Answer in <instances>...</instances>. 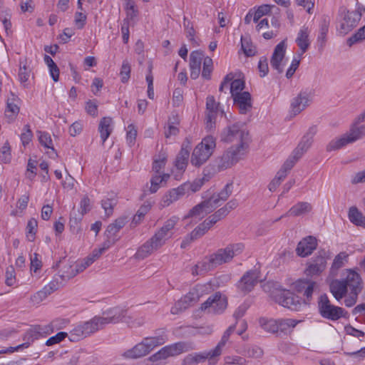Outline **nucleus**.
Returning <instances> with one entry per match:
<instances>
[{
    "mask_svg": "<svg viewBox=\"0 0 365 365\" xmlns=\"http://www.w3.org/2000/svg\"><path fill=\"white\" fill-rule=\"evenodd\" d=\"M125 316V310L119 307L111 308L103 313V316H95L88 321L77 324L69 332L71 341H78L102 329L106 324L117 323Z\"/></svg>",
    "mask_w": 365,
    "mask_h": 365,
    "instance_id": "f257e3e1",
    "label": "nucleus"
},
{
    "mask_svg": "<svg viewBox=\"0 0 365 365\" xmlns=\"http://www.w3.org/2000/svg\"><path fill=\"white\" fill-rule=\"evenodd\" d=\"M180 220L176 215L171 216L157 230L154 235L143 244L135 254L137 259H144L151 255L154 252L160 249L166 242L172 238L173 230Z\"/></svg>",
    "mask_w": 365,
    "mask_h": 365,
    "instance_id": "f03ea898",
    "label": "nucleus"
},
{
    "mask_svg": "<svg viewBox=\"0 0 365 365\" xmlns=\"http://www.w3.org/2000/svg\"><path fill=\"white\" fill-rule=\"evenodd\" d=\"M329 289L334 298L340 301L345 297L348 289L351 292H361L362 280L358 272L347 269L343 271L341 279H334L330 282Z\"/></svg>",
    "mask_w": 365,
    "mask_h": 365,
    "instance_id": "7ed1b4c3",
    "label": "nucleus"
},
{
    "mask_svg": "<svg viewBox=\"0 0 365 365\" xmlns=\"http://www.w3.org/2000/svg\"><path fill=\"white\" fill-rule=\"evenodd\" d=\"M248 131L243 123H235L228 124L221 132L220 140L226 143H236L237 145H242L247 149Z\"/></svg>",
    "mask_w": 365,
    "mask_h": 365,
    "instance_id": "20e7f679",
    "label": "nucleus"
},
{
    "mask_svg": "<svg viewBox=\"0 0 365 365\" xmlns=\"http://www.w3.org/2000/svg\"><path fill=\"white\" fill-rule=\"evenodd\" d=\"M167 341L165 334L146 337L142 342L124 352L123 356L128 359H137L145 356L156 346L165 344Z\"/></svg>",
    "mask_w": 365,
    "mask_h": 365,
    "instance_id": "39448f33",
    "label": "nucleus"
},
{
    "mask_svg": "<svg viewBox=\"0 0 365 365\" xmlns=\"http://www.w3.org/2000/svg\"><path fill=\"white\" fill-rule=\"evenodd\" d=\"M216 148V140L212 135L205 137L193 150L191 156V164L195 167H200L212 155Z\"/></svg>",
    "mask_w": 365,
    "mask_h": 365,
    "instance_id": "423d86ee",
    "label": "nucleus"
},
{
    "mask_svg": "<svg viewBox=\"0 0 365 365\" xmlns=\"http://www.w3.org/2000/svg\"><path fill=\"white\" fill-rule=\"evenodd\" d=\"M359 124L354 121L349 131L340 138L332 140L328 144L327 150L332 151L340 149L346 145L354 143L365 136V125L359 126Z\"/></svg>",
    "mask_w": 365,
    "mask_h": 365,
    "instance_id": "0eeeda50",
    "label": "nucleus"
},
{
    "mask_svg": "<svg viewBox=\"0 0 365 365\" xmlns=\"http://www.w3.org/2000/svg\"><path fill=\"white\" fill-rule=\"evenodd\" d=\"M247 150L243 146H231L216 160V164L219 170H224L237 163L245 154Z\"/></svg>",
    "mask_w": 365,
    "mask_h": 365,
    "instance_id": "6e6552de",
    "label": "nucleus"
},
{
    "mask_svg": "<svg viewBox=\"0 0 365 365\" xmlns=\"http://www.w3.org/2000/svg\"><path fill=\"white\" fill-rule=\"evenodd\" d=\"M318 307L322 317L332 321H336L341 317H344L347 314V312L343 308L331 304L329 297L325 294L320 296Z\"/></svg>",
    "mask_w": 365,
    "mask_h": 365,
    "instance_id": "1a4fd4ad",
    "label": "nucleus"
},
{
    "mask_svg": "<svg viewBox=\"0 0 365 365\" xmlns=\"http://www.w3.org/2000/svg\"><path fill=\"white\" fill-rule=\"evenodd\" d=\"M244 245L242 243L230 245L224 249H219L212 254V260L217 266L230 262L234 256L242 252Z\"/></svg>",
    "mask_w": 365,
    "mask_h": 365,
    "instance_id": "9d476101",
    "label": "nucleus"
},
{
    "mask_svg": "<svg viewBox=\"0 0 365 365\" xmlns=\"http://www.w3.org/2000/svg\"><path fill=\"white\" fill-rule=\"evenodd\" d=\"M227 306V300L220 292H216L202 304L201 309L212 314L222 313Z\"/></svg>",
    "mask_w": 365,
    "mask_h": 365,
    "instance_id": "9b49d317",
    "label": "nucleus"
},
{
    "mask_svg": "<svg viewBox=\"0 0 365 365\" xmlns=\"http://www.w3.org/2000/svg\"><path fill=\"white\" fill-rule=\"evenodd\" d=\"M213 210H215V208L210 201L205 200L194 206L188 213L183 217V220L191 219L192 222L197 223Z\"/></svg>",
    "mask_w": 365,
    "mask_h": 365,
    "instance_id": "f8f14e48",
    "label": "nucleus"
},
{
    "mask_svg": "<svg viewBox=\"0 0 365 365\" xmlns=\"http://www.w3.org/2000/svg\"><path fill=\"white\" fill-rule=\"evenodd\" d=\"M361 8L357 7L355 11H347L341 22L339 33L342 35L348 34L353 28L356 26L361 18Z\"/></svg>",
    "mask_w": 365,
    "mask_h": 365,
    "instance_id": "ddd939ff",
    "label": "nucleus"
},
{
    "mask_svg": "<svg viewBox=\"0 0 365 365\" xmlns=\"http://www.w3.org/2000/svg\"><path fill=\"white\" fill-rule=\"evenodd\" d=\"M218 357L214 351H203L200 353H192L187 355L182 360V365H197L208 359L210 365H214L217 363L215 358Z\"/></svg>",
    "mask_w": 365,
    "mask_h": 365,
    "instance_id": "4468645a",
    "label": "nucleus"
},
{
    "mask_svg": "<svg viewBox=\"0 0 365 365\" xmlns=\"http://www.w3.org/2000/svg\"><path fill=\"white\" fill-rule=\"evenodd\" d=\"M275 298L279 304L290 310L297 311L301 307L299 297L289 290L281 291Z\"/></svg>",
    "mask_w": 365,
    "mask_h": 365,
    "instance_id": "2eb2a0df",
    "label": "nucleus"
},
{
    "mask_svg": "<svg viewBox=\"0 0 365 365\" xmlns=\"http://www.w3.org/2000/svg\"><path fill=\"white\" fill-rule=\"evenodd\" d=\"M312 102L311 93L307 91H302L297 96L294 98L290 105V113L297 115L304 110Z\"/></svg>",
    "mask_w": 365,
    "mask_h": 365,
    "instance_id": "dca6fc26",
    "label": "nucleus"
},
{
    "mask_svg": "<svg viewBox=\"0 0 365 365\" xmlns=\"http://www.w3.org/2000/svg\"><path fill=\"white\" fill-rule=\"evenodd\" d=\"M324 255V252L322 253L320 252L317 256L312 259L305 269L307 276L313 277L319 275L325 269L327 259Z\"/></svg>",
    "mask_w": 365,
    "mask_h": 365,
    "instance_id": "f3484780",
    "label": "nucleus"
},
{
    "mask_svg": "<svg viewBox=\"0 0 365 365\" xmlns=\"http://www.w3.org/2000/svg\"><path fill=\"white\" fill-rule=\"evenodd\" d=\"M200 296L197 289H192L178 300L171 308L170 312L173 314H178L179 312L187 309L192 304L199 300Z\"/></svg>",
    "mask_w": 365,
    "mask_h": 365,
    "instance_id": "a211bd4d",
    "label": "nucleus"
},
{
    "mask_svg": "<svg viewBox=\"0 0 365 365\" xmlns=\"http://www.w3.org/2000/svg\"><path fill=\"white\" fill-rule=\"evenodd\" d=\"M259 273L256 269L247 272L237 283L239 289L245 293L250 292L258 282Z\"/></svg>",
    "mask_w": 365,
    "mask_h": 365,
    "instance_id": "6ab92c4d",
    "label": "nucleus"
},
{
    "mask_svg": "<svg viewBox=\"0 0 365 365\" xmlns=\"http://www.w3.org/2000/svg\"><path fill=\"white\" fill-rule=\"evenodd\" d=\"M317 133V128L315 126L311 127L308 132L303 136L298 146L294 150V156L296 158H300L303 154L307 151L311 146L313 137Z\"/></svg>",
    "mask_w": 365,
    "mask_h": 365,
    "instance_id": "aec40b11",
    "label": "nucleus"
},
{
    "mask_svg": "<svg viewBox=\"0 0 365 365\" xmlns=\"http://www.w3.org/2000/svg\"><path fill=\"white\" fill-rule=\"evenodd\" d=\"M317 246V239L313 236H307L298 243L296 252L299 256L305 257L310 255Z\"/></svg>",
    "mask_w": 365,
    "mask_h": 365,
    "instance_id": "412c9836",
    "label": "nucleus"
},
{
    "mask_svg": "<svg viewBox=\"0 0 365 365\" xmlns=\"http://www.w3.org/2000/svg\"><path fill=\"white\" fill-rule=\"evenodd\" d=\"M233 98L234 104L238 108L241 114H246L250 111L252 103V97L249 92L244 91L242 93L235 94L232 96Z\"/></svg>",
    "mask_w": 365,
    "mask_h": 365,
    "instance_id": "4be33fe9",
    "label": "nucleus"
},
{
    "mask_svg": "<svg viewBox=\"0 0 365 365\" xmlns=\"http://www.w3.org/2000/svg\"><path fill=\"white\" fill-rule=\"evenodd\" d=\"M219 103H217L213 96H208L206 99V128L208 130L213 128L215 119L218 113Z\"/></svg>",
    "mask_w": 365,
    "mask_h": 365,
    "instance_id": "5701e85b",
    "label": "nucleus"
},
{
    "mask_svg": "<svg viewBox=\"0 0 365 365\" xmlns=\"http://www.w3.org/2000/svg\"><path fill=\"white\" fill-rule=\"evenodd\" d=\"M204 54L200 51H193L190 55V78L197 79L201 71V64L204 61Z\"/></svg>",
    "mask_w": 365,
    "mask_h": 365,
    "instance_id": "b1692460",
    "label": "nucleus"
},
{
    "mask_svg": "<svg viewBox=\"0 0 365 365\" xmlns=\"http://www.w3.org/2000/svg\"><path fill=\"white\" fill-rule=\"evenodd\" d=\"M285 52H286L285 41H282L274 48V52H273L272 58H271V61H270L271 66L274 69L277 70L279 73H282L283 71V67L282 66V61L284 57Z\"/></svg>",
    "mask_w": 365,
    "mask_h": 365,
    "instance_id": "393cba45",
    "label": "nucleus"
},
{
    "mask_svg": "<svg viewBox=\"0 0 365 365\" xmlns=\"http://www.w3.org/2000/svg\"><path fill=\"white\" fill-rule=\"evenodd\" d=\"M182 190L183 189L180 185L178 187L170 189L166 192L162 197V199L160 202V208L163 209L167 207L173 202L184 197L185 195Z\"/></svg>",
    "mask_w": 365,
    "mask_h": 365,
    "instance_id": "a878e982",
    "label": "nucleus"
},
{
    "mask_svg": "<svg viewBox=\"0 0 365 365\" xmlns=\"http://www.w3.org/2000/svg\"><path fill=\"white\" fill-rule=\"evenodd\" d=\"M20 99L19 98L11 93L6 102V108L5 110V115L9 121H14L20 111Z\"/></svg>",
    "mask_w": 365,
    "mask_h": 365,
    "instance_id": "bb28decb",
    "label": "nucleus"
},
{
    "mask_svg": "<svg viewBox=\"0 0 365 365\" xmlns=\"http://www.w3.org/2000/svg\"><path fill=\"white\" fill-rule=\"evenodd\" d=\"M232 192V183H227L219 193L212 195L207 200L215 210L217 207L221 205L222 202H225L228 199Z\"/></svg>",
    "mask_w": 365,
    "mask_h": 365,
    "instance_id": "cd10ccee",
    "label": "nucleus"
},
{
    "mask_svg": "<svg viewBox=\"0 0 365 365\" xmlns=\"http://www.w3.org/2000/svg\"><path fill=\"white\" fill-rule=\"evenodd\" d=\"M317 283L309 279H299L294 284V289L298 292L303 294L308 299L312 297Z\"/></svg>",
    "mask_w": 365,
    "mask_h": 365,
    "instance_id": "c85d7f7f",
    "label": "nucleus"
},
{
    "mask_svg": "<svg viewBox=\"0 0 365 365\" xmlns=\"http://www.w3.org/2000/svg\"><path fill=\"white\" fill-rule=\"evenodd\" d=\"M210 255L208 257H205L202 261L197 262L192 269V275H203L216 267L217 265L214 263Z\"/></svg>",
    "mask_w": 365,
    "mask_h": 365,
    "instance_id": "c756f323",
    "label": "nucleus"
},
{
    "mask_svg": "<svg viewBox=\"0 0 365 365\" xmlns=\"http://www.w3.org/2000/svg\"><path fill=\"white\" fill-rule=\"evenodd\" d=\"M190 150L191 147L189 142H187V144H182L181 150L177 155L175 162V168L180 171H184L187 168Z\"/></svg>",
    "mask_w": 365,
    "mask_h": 365,
    "instance_id": "7c9ffc66",
    "label": "nucleus"
},
{
    "mask_svg": "<svg viewBox=\"0 0 365 365\" xmlns=\"http://www.w3.org/2000/svg\"><path fill=\"white\" fill-rule=\"evenodd\" d=\"M309 34L310 31L309 28L305 26H303L297 34L295 41L301 50V55L304 53L310 46L309 39Z\"/></svg>",
    "mask_w": 365,
    "mask_h": 365,
    "instance_id": "2f4dec72",
    "label": "nucleus"
},
{
    "mask_svg": "<svg viewBox=\"0 0 365 365\" xmlns=\"http://www.w3.org/2000/svg\"><path fill=\"white\" fill-rule=\"evenodd\" d=\"M166 348L170 356H178L194 349L191 343L185 341H179L168 345Z\"/></svg>",
    "mask_w": 365,
    "mask_h": 365,
    "instance_id": "473e14b6",
    "label": "nucleus"
},
{
    "mask_svg": "<svg viewBox=\"0 0 365 365\" xmlns=\"http://www.w3.org/2000/svg\"><path fill=\"white\" fill-rule=\"evenodd\" d=\"M113 120L110 117H103L98 125V132L103 144L108 138L110 136L113 128H112Z\"/></svg>",
    "mask_w": 365,
    "mask_h": 365,
    "instance_id": "72a5a7b5",
    "label": "nucleus"
},
{
    "mask_svg": "<svg viewBox=\"0 0 365 365\" xmlns=\"http://www.w3.org/2000/svg\"><path fill=\"white\" fill-rule=\"evenodd\" d=\"M30 76L31 69L27 66L26 60L20 59L18 80L24 88H29V80Z\"/></svg>",
    "mask_w": 365,
    "mask_h": 365,
    "instance_id": "f704fd0d",
    "label": "nucleus"
},
{
    "mask_svg": "<svg viewBox=\"0 0 365 365\" xmlns=\"http://www.w3.org/2000/svg\"><path fill=\"white\" fill-rule=\"evenodd\" d=\"M312 210V205L307 202H299L293 205L289 211L280 218L284 216H300L309 212Z\"/></svg>",
    "mask_w": 365,
    "mask_h": 365,
    "instance_id": "c9c22d12",
    "label": "nucleus"
},
{
    "mask_svg": "<svg viewBox=\"0 0 365 365\" xmlns=\"http://www.w3.org/2000/svg\"><path fill=\"white\" fill-rule=\"evenodd\" d=\"M277 323L278 335H280L290 333L299 323V321L289 318H280L277 319Z\"/></svg>",
    "mask_w": 365,
    "mask_h": 365,
    "instance_id": "e433bc0d",
    "label": "nucleus"
},
{
    "mask_svg": "<svg viewBox=\"0 0 365 365\" xmlns=\"http://www.w3.org/2000/svg\"><path fill=\"white\" fill-rule=\"evenodd\" d=\"M88 267H86L85 262L83 260L76 262L73 265L65 267L66 270L63 271L61 277L63 279H70L75 277L78 273L84 271Z\"/></svg>",
    "mask_w": 365,
    "mask_h": 365,
    "instance_id": "4c0bfd02",
    "label": "nucleus"
},
{
    "mask_svg": "<svg viewBox=\"0 0 365 365\" xmlns=\"http://www.w3.org/2000/svg\"><path fill=\"white\" fill-rule=\"evenodd\" d=\"M169 178L170 174L168 173H155V175H153L150 180L151 185L150 187V192L151 193L156 192L163 183H166Z\"/></svg>",
    "mask_w": 365,
    "mask_h": 365,
    "instance_id": "58836bf2",
    "label": "nucleus"
},
{
    "mask_svg": "<svg viewBox=\"0 0 365 365\" xmlns=\"http://www.w3.org/2000/svg\"><path fill=\"white\" fill-rule=\"evenodd\" d=\"M349 220L356 226L365 227V216L358 210L356 207H351L348 212Z\"/></svg>",
    "mask_w": 365,
    "mask_h": 365,
    "instance_id": "ea45409f",
    "label": "nucleus"
},
{
    "mask_svg": "<svg viewBox=\"0 0 365 365\" xmlns=\"http://www.w3.org/2000/svg\"><path fill=\"white\" fill-rule=\"evenodd\" d=\"M260 327L267 332L278 334L277 319L261 318L259 319Z\"/></svg>",
    "mask_w": 365,
    "mask_h": 365,
    "instance_id": "a19ab883",
    "label": "nucleus"
},
{
    "mask_svg": "<svg viewBox=\"0 0 365 365\" xmlns=\"http://www.w3.org/2000/svg\"><path fill=\"white\" fill-rule=\"evenodd\" d=\"M212 225L210 223V222L206 219L202 223H200L197 227H196L190 234V237L191 240H196L202 235H204L211 227Z\"/></svg>",
    "mask_w": 365,
    "mask_h": 365,
    "instance_id": "79ce46f5",
    "label": "nucleus"
},
{
    "mask_svg": "<svg viewBox=\"0 0 365 365\" xmlns=\"http://www.w3.org/2000/svg\"><path fill=\"white\" fill-rule=\"evenodd\" d=\"M56 286L54 283H50L48 286H45L41 290L37 292L33 297L32 301L35 303H39L45 299L49 294H51L55 289Z\"/></svg>",
    "mask_w": 365,
    "mask_h": 365,
    "instance_id": "37998d69",
    "label": "nucleus"
},
{
    "mask_svg": "<svg viewBox=\"0 0 365 365\" xmlns=\"http://www.w3.org/2000/svg\"><path fill=\"white\" fill-rule=\"evenodd\" d=\"M241 49L246 56H253L256 53V48L248 36H241Z\"/></svg>",
    "mask_w": 365,
    "mask_h": 365,
    "instance_id": "c03bdc74",
    "label": "nucleus"
},
{
    "mask_svg": "<svg viewBox=\"0 0 365 365\" xmlns=\"http://www.w3.org/2000/svg\"><path fill=\"white\" fill-rule=\"evenodd\" d=\"M235 329V326L232 325L228 327V329L224 332L220 341L217 344V345L213 349L214 353L220 356L222 354V348L225 346L226 343L227 342L230 334L234 331Z\"/></svg>",
    "mask_w": 365,
    "mask_h": 365,
    "instance_id": "a18cd8bd",
    "label": "nucleus"
},
{
    "mask_svg": "<svg viewBox=\"0 0 365 365\" xmlns=\"http://www.w3.org/2000/svg\"><path fill=\"white\" fill-rule=\"evenodd\" d=\"M126 223L125 217H120L115 220V222L108 226L106 232H108V237L110 238L115 236L119 230L123 228Z\"/></svg>",
    "mask_w": 365,
    "mask_h": 365,
    "instance_id": "49530a36",
    "label": "nucleus"
},
{
    "mask_svg": "<svg viewBox=\"0 0 365 365\" xmlns=\"http://www.w3.org/2000/svg\"><path fill=\"white\" fill-rule=\"evenodd\" d=\"M178 121L175 117L169 118L167 127H165V135L167 138L178 133Z\"/></svg>",
    "mask_w": 365,
    "mask_h": 365,
    "instance_id": "de8ad7c7",
    "label": "nucleus"
},
{
    "mask_svg": "<svg viewBox=\"0 0 365 365\" xmlns=\"http://www.w3.org/2000/svg\"><path fill=\"white\" fill-rule=\"evenodd\" d=\"M202 185V182L200 180H195L192 182H187L180 185L185 195H189L190 193L198 191Z\"/></svg>",
    "mask_w": 365,
    "mask_h": 365,
    "instance_id": "09e8293b",
    "label": "nucleus"
},
{
    "mask_svg": "<svg viewBox=\"0 0 365 365\" xmlns=\"http://www.w3.org/2000/svg\"><path fill=\"white\" fill-rule=\"evenodd\" d=\"M38 222L35 218H31L26 225V237L29 241L33 242L37 232Z\"/></svg>",
    "mask_w": 365,
    "mask_h": 365,
    "instance_id": "8fccbe9b",
    "label": "nucleus"
},
{
    "mask_svg": "<svg viewBox=\"0 0 365 365\" xmlns=\"http://www.w3.org/2000/svg\"><path fill=\"white\" fill-rule=\"evenodd\" d=\"M25 337L27 339L29 345L31 342L40 338H43L41 336L40 325H35L31 327L26 333Z\"/></svg>",
    "mask_w": 365,
    "mask_h": 365,
    "instance_id": "3c124183",
    "label": "nucleus"
},
{
    "mask_svg": "<svg viewBox=\"0 0 365 365\" xmlns=\"http://www.w3.org/2000/svg\"><path fill=\"white\" fill-rule=\"evenodd\" d=\"M230 91L232 96L235 94L242 93L245 88V81L240 78L233 79L230 82Z\"/></svg>",
    "mask_w": 365,
    "mask_h": 365,
    "instance_id": "603ef678",
    "label": "nucleus"
},
{
    "mask_svg": "<svg viewBox=\"0 0 365 365\" xmlns=\"http://www.w3.org/2000/svg\"><path fill=\"white\" fill-rule=\"evenodd\" d=\"M167 162V155L165 153H160L157 158H155L153 163V170L155 173L161 174V170L165 167Z\"/></svg>",
    "mask_w": 365,
    "mask_h": 365,
    "instance_id": "864d4df0",
    "label": "nucleus"
},
{
    "mask_svg": "<svg viewBox=\"0 0 365 365\" xmlns=\"http://www.w3.org/2000/svg\"><path fill=\"white\" fill-rule=\"evenodd\" d=\"M365 39V27L360 28L354 35L347 39V45L351 47L354 44Z\"/></svg>",
    "mask_w": 365,
    "mask_h": 365,
    "instance_id": "5fc2aeb1",
    "label": "nucleus"
},
{
    "mask_svg": "<svg viewBox=\"0 0 365 365\" xmlns=\"http://www.w3.org/2000/svg\"><path fill=\"white\" fill-rule=\"evenodd\" d=\"M212 59L208 56L204 58L203 68L202 71V77L205 79H210L211 73L212 71Z\"/></svg>",
    "mask_w": 365,
    "mask_h": 365,
    "instance_id": "6e6d98bb",
    "label": "nucleus"
},
{
    "mask_svg": "<svg viewBox=\"0 0 365 365\" xmlns=\"http://www.w3.org/2000/svg\"><path fill=\"white\" fill-rule=\"evenodd\" d=\"M38 140L41 145L54 150L51 135L47 132H38Z\"/></svg>",
    "mask_w": 365,
    "mask_h": 365,
    "instance_id": "4d7b16f0",
    "label": "nucleus"
},
{
    "mask_svg": "<svg viewBox=\"0 0 365 365\" xmlns=\"http://www.w3.org/2000/svg\"><path fill=\"white\" fill-rule=\"evenodd\" d=\"M137 129L133 124H129L126 128V141L129 146H133L135 142Z\"/></svg>",
    "mask_w": 365,
    "mask_h": 365,
    "instance_id": "13d9d810",
    "label": "nucleus"
},
{
    "mask_svg": "<svg viewBox=\"0 0 365 365\" xmlns=\"http://www.w3.org/2000/svg\"><path fill=\"white\" fill-rule=\"evenodd\" d=\"M116 204L117 200L115 198H107L102 200L101 205L107 217L113 214V207Z\"/></svg>",
    "mask_w": 365,
    "mask_h": 365,
    "instance_id": "bf43d9fd",
    "label": "nucleus"
},
{
    "mask_svg": "<svg viewBox=\"0 0 365 365\" xmlns=\"http://www.w3.org/2000/svg\"><path fill=\"white\" fill-rule=\"evenodd\" d=\"M227 215L226 208H220L216 212H215L212 215H210L207 220L210 222V223L213 226L215 223H217L220 220L223 219Z\"/></svg>",
    "mask_w": 365,
    "mask_h": 365,
    "instance_id": "052dcab7",
    "label": "nucleus"
},
{
    "mask_svg": "<svg viewBox=\"0 0 365 365\" xmlns=\"http://www.w3.org/2000/svg\"><path fill=\"white\" fill-rule=\"evenodd\" d=\"M11 159V148L8 142H6L0 149V162L8 163Z\"/></svg>",
    "mask_w": 365,
    "mask_h": 365,
    "instance_id": "680f3d73",
    "label": "nucleus"
},
{
    "mask_svg": "<svg viewBox=\"0 0 365 365\" xmlns=\"http://www.w3.org/2000/svg\"><path fill=\"white\" fill-rule=\"evenodd\" d=\"M130 71L131 68L129 62L127 60L123 61L120 72V80L122 83H125L128 81L130 78Z\"/></svg>",
    "mask_w": 365,
    "mask_h": 365,
    "instance_id": "e2e57ef3",
    "label": "nucleus"
},
{
    "mask_svg": "<svg viewBox=\"0 0 365 365\" xmlns=\"http://www.w3.org/2000/svg\"><path fill=\"white\" fill-rule=\"evenodd\" d=\"M33 137L32 131L30 125L26 124L23 128V133L21 134L20 138L24 146H26L31 141Z\"/></svg>",
    "mask_w": 365,
    "mask_h": 365,
    "instance_id": "0e129e2a",
    "label": "nucleus"
},
{
    "mask_svg": "<svg viewBox=\"0 0 365 365\" xmlns=\"http://www.w3.org/2000/svg\"><path fill=\"white\" fill-rule=\"evenodd\" d=\"M69 333H66L64 331H60L57 333L55 336H53L50 337L46 341V346H53L54 344H58L61 342L64 339H66L67 336L68 337Z\"/></svg>",
    "mask_w": 365,
    "mask_h": 365,
    "instance_id": "69168bd1",
    "label": "nucleus"
},
{
    "mask_svg": "<svg viewBox=\"0 0 365 365\" xmlns=\"http://www.w3.org/2000/svg\"><path fill=\"white\" fill-rule=\"evenodd\" d=\"M168 357H170V356L165 346L160 349L158 352L150 356L149 357V360L152 362H158V361L165 359Z\"/></svg>",
    "mask_w": 365,
    "mask_h": 365,
    "instance_id": "338daca9",
    "label": "nucleus"
},
{
    "mask_svg": "<svg viewBox=\"0 0 365 365\" xmlns=\"http://www.w3.org/2000/svg\"><path fill=\"white\" fill-rule=\"evenodd\" d=\"M5 277V283L6 285L11 287L16 283V274L14 267L13 266H9L6 268Z\"/></svg>",
    "mask_w": 365,
    "mask_h": 365,
    "instance_id": "774afa93",
    "label": "nucleus"
}]
</instances>
